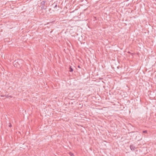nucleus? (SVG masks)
Instances as JSON below:
<instances>
[{"mask_svg":"<svg viewBox=\"0 0 156 156\" xmlns=\"http://www.w3.org/2000/svg\"><path fill=\"white\" fill-rule=\"evenodd\" d=\"M143 133H147V130H144L143 131Z\"/></svg>","mask_w":156,"mask_h":156,"instance_id":"obj_7","label":"nucleus"},{"mask_svg":"<svg viewBox=\"0 0 156 156\" xmlns=\"http://www.w3.org/2000/svg\"><path fill=\"white\" fill-rule=\"evenodd\" d=\"M52 5L53 6L54 8H56L57 7V4L55 3H54Z\"/></svg>","mask_w":156,"mask_h":156,"instance_id":"obj_5","label":"nucleus"},{"mask_svg":"<svg viewBox=\"0 0 156 156\" xmlns=\"http://www.w3.org/2000/svg\"><path fill=\"white\" fill-rule=\"evenodd\" d=\"M130 149L132 151H134L135 149V147L133 145H131L130 146Z\"/></svg>","mask_w":156,"mask_h":156,"instance_id":"obj_3","label":"nucleus"},{"mask_svg":"<svg viewBox=\"0 0 156 156\" xmlns=\"http://www.w3.org/2000/svg\"><path fill=\"white\" fill-rule=\"evenodd\" d=\"M40 6H41V9H46L47 8V4H45V2L44 1H42L40 3Z\"/></svg>","mask_w":156,"mask_h":156,"instance_id":"obj_2","label":"nucleus"},{"mask_svg":"<svg viewBox=\"0 0 156 156\" xmlns=\"http://www.w3.org/2000/svg\"><path fill=\"white\" fill-rule=\"evenodd\" d=\"M128 53H130V52H128Z\"/></svg>","mask_w":156,"mask_h":156,"instance_id":"obj_12","label":"nucleus"},{"mask_svg":"<svg viewBox=\"0 0 156 156\" xmlns=\"http://www.w3.org/2000/svg\"><path fill=\"white\" fill-rule=\"evenodd\" d=\"M1 97H5V95H1Z\"/></svg>","mask_w":156,"mask_h":156,"instance_id":"obj_10","label":"nucleus"},{"mask_svg":"<svg viewBox=\"0 0 156 156\" xmlns=\"http://www.w3.org/2000/svg\"><path fill=\"white\" fill-rule=\"evenodd\" d=\"M9 127H12V125H11V123H9Z\"/></svg>","mask_w":156,"mask_h":156,"instance_id":"obj_8","label":"nucleus"},{"mask_svg":"<svg viewBox=\"0 0 156 156\" xmlns=\"http://www.w3.org/2000/svg\"><path fill=\"white\" fill-rule=\"evenodd\" d=\"M78 68H80V66H78Z\"/></svg>","mask_w":156,"mask_h":156,"instance_id":"obj_11","label":"nucleus"},{"mask_svg":"<svg viewBox=\"0 0 156 156\" xmlns=\"http://www.w3.org/2000/svg\"><path fill=\"white\" fill-rule=\"evenodd\" d=\"M23 61L21 59L16 60L13 62V65L15 67L17 68H20L22 66Z\"/></svg>","mask_w":156,"mask_h":156,"instance_id":"obj_1","label":"nucleus"},{"mask_svg":"<svg viewBox=\"0 0 156 156\" xmlns=\"http://www.w3.org/2000/svg\"><path fill=\"white\" fill-rule=\"evenodd\" d=\"M69 71L70 72H73V68H72L71 66H69Z\"/></svg>","mask_w":156,"mask_h":156,"instance_id":"obj_4","label":"nucleus"},{"mask_svg":"<svg viewBox=\"0 0 156 156\" xmlns=\"http://www.w3.org/2000/svg\"><path fill=\"white\" fill-rule=\"evenodd\" d=\"M70 155L71 156H74V154H72L71 153H70Z\"/></svg>","mask_w":156,"mask_h":156,"instance_id":"obj_9","label":"nucleus"},{"mask_svg":"<svg viewBox=\"0 0 156 156\" xmlns=\"http://www.w3.org/2000/svg\"><path fill=\"white\" fill-rule=\"evenodd\" d=\"M5 97L6 98H12V96H9L8 95H5Z\"/></svg>","mask_w":156,"mask_h":156,"instance_id":"obj_6","label":"nucleus"}]
</instances>
